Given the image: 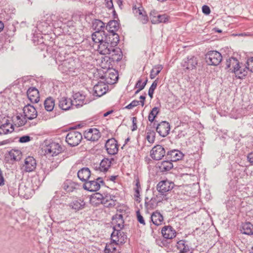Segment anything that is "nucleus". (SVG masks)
I'll return each mask as SVG.
<instances>
[{"instance_id":"f257e3e1","label":"nucleus","mask_w":253,"mask_h":253,"mask_svg":"<svg viewBox=\"0 0 253 253\" xmlns=\"http://www.w3.org/2000/svg\"><path fill=\"white\" fill-rule=\"evenodd\" d=\"M114 37L110 41H105L99 43L97 47L98 52L101 54H111L113 60L119 61L123 57L121 49L116 47L119 42V35H115Z\"/></svg>"},{"instance_id":"f03ea898","label":"nucleus","mask_w":253,"mask_h":253,"mask_svg":"<svg viewBox=\"0 0 253 253\" xmlns=\"http://www.w3.org/2000/svg\"><path fill=\"white\" fill-rule=\"evenodd\" d=\"M92 28L95 30L92 35V41L94 42V46H98L99 43L107 41L110 39L109 36L106 35V32L104 31L106 29L105 24L99 19H95L92 22Z\"/></svg>"},{"instance_id":"7ed1b4c3","label":"nucleus","mask_w":253,"mask_h":253,"mask_svg":"<svg viewBox=\"0 0 253 253\" xmlns=\"http://www.w3.org/2000/svg\"><path fill=\"white\" fill-rule=\"evenodd\" d=\"M36 28L40 33H36L37 31H35L33 33V41L35 43L38 44L43 42L42 35L47 34L51 30L42 20L38 22Z\"/></svg>"},{"instance_id":"20e7f679","label":"nucleus","mask_w":253,"mask_h":253,"mask_svg":"<svg viewBox=\"0 0 253 253\" xmlns=\"http://www.w3.org/2000/svg\"><path fill=\"white\" fill-rule=\"evenodd\" d=\"M174 184L173 182L168 180L160 181L157 185L156 189L159 192V196L161 197L162 200H166V194L171 191L174 187Z\"/></svg>"},{"instance_id":"39448f33","label":"nucleus","mask_w":253,"mask_h":253,"mask_svg":"<svg viewBox=\"0 0 253 253\" xmlns=\"http://www.w3.org/2000/svg\"><path fill=\"white\" fill-rule=\"evenodd\" d=\"M205 59L208 64L217 66L222 61V57L220 52L211 50L206 54Z\"/></svg>"},{"instance_id":"423d86ee","label":"nucleus","mask_w":253,"mask_h":253,"mask_svg":"<svg viewBox=\"0 0 253 253\" xmlns=\"http://www.w3.org/2000/svg\"><path fill=\"white\" fill-rule=\"evenodd\" d=\"M63 151V148L58 143L52 142L46 145L44 148L46 155L49 156H57Z\"/></svg>"},{"instance_id":"0eeeda50","label":"nucleus","mask_w":253,"mask_h":253,"mask_svg":"<svg viewBox=\"0 0 253 253\" xmlns=\"http://www.w3.org/2000/svg\"><path fill=\"white\" fill-rule=\"evenodd\" d=\"M82 134L77 131H70L67 135L66 141L71 146H77L82 139Z\"/></svg>"},{"instance_id":"6e6552de","label":"nucleus","mask_w":253,"mask_h":253,"mask_svg":"<svg viewBox=\"0 0 253 253\" xmlns=\"http://www.w3.org/2000/svg\"><path fill=\"white\" fill-rule=\"evenodd\" d=\"M111 239L112 241L117 244L122 245L126 241L127 236L121 229H114L111 234Z\"/></svg>"},{"instance_id":"1a4fd4ad","label":"nucleus","mask_w":253,"mask_h":253,"mask_svg":"<svg viewBox=\"0 0 253 253\" xmlns=\"http://www.w3.org/2000/svg\"><path fill=\"white\" fill-rule=\"evenodd\" d=\"M46 23L47 25L52 30V28L61 27V23L62 22L61 20L58 19V17L54 14H46L42 19Z\"/></svg>"},{"instance_id":"9d476101","label":"nucleus","mask_w":253,"mask_h":253,"mask_svg":"<svg viewBox=\"0 0 253 253\" xmlns=\"http://www.w3.org/2000/svg\"><path fill=\"white\" fill-rule=\"evenodd\" d=\"M119 28V24L116 20L110 21L106 26V35L109 36L110 39H108L107 41H110L111 39L114 38L115 35H118L116 32Z\"/></svg>"},{"instance_id":"9b49d317","label":"nucleus","mask_w":253,"mask_h":253,"mask_svg":"<svg viewBox=\"0 0 253 253\" xmlns=\"http://www.w3.org/2000/svg\"><path fill=\"white\" fill-rule=\"evenodd\" d=\"M100 183H103V180L101 177H98L96 179L88 180L83 185L84 189L89 191H96L100 187Z\"/></svg>"},{"instance_id":"f8f14e48","label":"nucleus","mask_w":253,"mask_h":253,"mask_svg":"<svg viewBox=\"0 0 253 253\" xmlns=\"http://www.w3.org/2000/svg\"><path fill=\"white\" fill-rule=\"evenodd\" d=\"M165 154L164 148L160 145L155 146L150 151V156L154 160H161Z\"/></svg>"},{"instance_id":"ddd939ff","label":"nucleus","mask_w":253,"mask_h":253,"mask_svg":"<svg viewBox=\"0 0 253 253\" xmlns=\"http://www.w3.org/2000/svg\"><path fill=\"white\" fill-rule=\"evenodd\" d=\"M198 64L197 57L194 56H188L183 59L182 66L186 70H192L196 68Z\"/></svg>"},{"instance_id":"4468645a","label":"nucleus","mask_w":253,"mask_h":253,"mask_svg":"<svg viewBox=\"0 0 253 253\" xmlns=\"http://www.w3.org/2000/svg\"><path fill=\"white\" fill-rule=\"evenodd\" d=\"M93 90L94 96L101 97L108 91V86L105 83L99 82L94 86Z\"/></svg>"},{"instance_id":"2eb2a0df","label":"nucleus","mask_w":253,"mask_h":253,"mask_svg":"<svg viewBox=\"0 0 253 253\" xmlns=\"http://www.w3.org/2000/svg\"><path fill=\"white\" fill-rule=\"evenodd\" d=\"M105 148L108 154L114 155L118 152V145L114 138L108 139L105 144Z\"/></svg>"},{"instance_id":"dca6fc26","label":"nucleus","mask_w":253,"mask_h":253,"mask_svg":"<svg viewBox=\"0 0 253 253\" xmlns=\"http://www.w3.org/2000/svg\"><path fill=\"white\" fill-rule=\"evenodd\" d=\"M84 137L87 140L95 141L100 137V133L99 130L95 128H89L84 132Z\"/></svg>"},{"instance_id":"f3484780","label":"nucleus","mask_w":253,"mask_h":253,"mask_svg":"<svg viewBox=\"0 0 253 253\" xmlns=\"http://www.w3.org/2000/svg\"><path fill=\"white\" fill-rule=\"evenodd\" d=\"M23 111L24 115L28 120H34L38 116L37 111L33 105L30 104L26 105L23 108Z\"/></svg>"},{"instance_id":"a211bd4d","label":"nucleus","mask_w":253,"mask_h":253,"mask_svg":"<svg viewBox=\"0 0 253 253\" xmlns=\"http://www.w3.org/2000/svg\"><path fill=\"white\" fill-rule=\"evenodd\" d=\"M36 167L37 162L34 157L29 156L25 159L23 168L26 172H29L34 171L36 169Z\"/></svg>"},{"instance_id":"6ab92c4d","label":"nucleus","mask_w":253,"mask_h":253,"mask_svg":"<svg viewBox=\"0 0 253 253\" xmlns=\"http://www.w3.org/2000/svg\"><path fill=\"white\" fill-rule=\"evenodd\" d=\"M156 131L160 136L165 137L169 133L170 125L166 121H163L157 126Z\"/></svg>"},{"instance_id":"aec40b11","label":"nucleus","mask_w":253,"mask_h":253,"mask_svg":"<svg viewBox=\"0 0 253 253\" xmlns=\"http://www.w3.org/2000/svg\"><path fill=\"white\" fill-rule=\"evenodd\" d=\"M2 124L0 126V135L11 133L14 130V127L10 121L7 119L2 120Z\"/></svg>"},{"instance_id":"412c9836","label":"nucleus","mask_w":253,"mask_h":253,"mask_svg":"<svg viewBox=\"0 0 253 253\" xmlns=\"http://www.w3.org/2000/svg\"><path fill=\"white\" fill-rule=\"evenodd\" d=\"M150 19L152 24H158L160 23H166L169 20V16L166 14H157L155 12H151L150 13Z\"/></svg>"},{"instance_id":"4be33fe9","label":"nucleus","mask_w":253,"mask_h":253,"mask_svg":"<svg viewBox=\"0 0 253 253\" xmlns=\"http://www.w3.org/2000/svg\"><path fill=\"white\" fill-rule=\"evenodd\" d=\"M113 229H122L124 226V220L121 214H116L112 218Z\"/></svg>"},{"instance_id":"5701e85b","label":"nucleus","mask_w":253,"mask_h":253,"mask_svg":"<svg viewBox=\"0 0 253 253\" xmlns=\"http://www.w3.org/2000/svg\"><path fill=\"white\" fill-rule=\"evenodd\" d=\"M73 104L74 106H75L76 108L80 107L86 103L85 101V96L80 92L75 93L73 95Z\"/></svg>"},{"instance_id":"b1692460","label":"nucleus","mask_w":253,"mask_h":253,"mask_svg":"<svg viewBox=\"0 0 253 253\" xmlns=\"http://www.w3.org/2000/svg\"><path fill=\"white\" fill-rule=\"evenodd\" d=\"M28 98L32 103H38L40 100L38 90L34 87H30L27 91Z\"/></svg>"},{"instance_id":"393cba45","label":"nucleus","mask_w":253,"mask_h":253,"mask_svg":"<svg viewBox=\"0 0 253 253\" xmlns=\"http://www.w3.org/2000/svg\"><path fill=\"white\" fill-rule=\"evenodd\" d=\"M162 234L164 238L171 239L176 236V232L170 226H165L162 229Z\"/></svg>"},{"instance_id":"a878e982","label":"nucleus","mask_w":253,"mask_h":253,"mask_svg":"<svg viewBox=\"0 0 253 253\" xmlns=\"http://www.w3.org/2000/svg\"><path fill=\"white\" fill-rule=\"evenodd\" d=\"M85 203L84 201L81 198H77L73 200L69 204L70 208L78 211L83 209L84 208Z\"/></svg>"},{"instance_id":"bb28decb","label":"nucleus","mask_w":253,"mask_h":253,"mask_svg":"<svg viewBox=\"0 0 253 253\" xmlns=\"http://www.w3.org/2000/svg\"><path fill=\"white\" fill-rule=\"evenodd\" d=\"M59 107L63 110L67 111L74 107L72 100L67 97H62L59 101Z\"/></svg>"},{"instance_id":"cd10ccee","label":"nucleus","mask_w":253,"mask_h":253,"mask_svg":"<svg viewBox=\"0 0 253 253\" xmlns=\"http://www.w3.org/2000/svg\"><path fill=\"white\" fill-rule=\"evenodd\" d=\"M105 77L107 84H114L118 79V75L116 71L110 70L107 73Z\"/></svg>"},{"instance_id":"c85d7f7f","label":"nucleus","mask_w":253,"mask_h":253,"mask_svg":"<svg viewBox=\"0 0 253 253\" xmlns=\"http://www.w3.org/2000/svg\"><path fill=\"white\" fill-rule=\"evenodd\" d=\"M183 155L182 152L177 150L168 151L167 157L171 162H176L182 158Z\"/></svg>"},{"instance_id":"c756f323","label":"nucleus","mask_w":253,"mask_h":253,"mask_svg":"<svg viewBox=\"0 0 253 253\" xmlns=\"http://www.w3.org/2000/svg\"><path fill=\"white\" fill-rule=\"evenodd\" d=\"M111 160L108 158L103 159L100 162L99 166L94 167L96 170H99L102 172H106L110 167Z\"/></svg>"},{"instance_id":"7c9ffc66","label":"nucleus","mask_w":253,"mask_h":253,"mask_svg":"<svg viewBox=\"0 0 253 253\" xmlns=\"http://www.w3.org/2000/svg\"><path fill=\"white\" fill-rule=\"evenodd\" d=\"M90 171L88 168H83L78 172V177L82 181H87L90 176Z\"/></svg>"},{"instance_id":"2f4dec72","label":"nucleus","mask_w":253,"mask_h":253,"mask_svg":"<svg viewBox=\"0 0 253 253\" xmlns=\"http://www.w3.org/2000/svg\"><path fill=\"white\" fill-rule=\"evenodd\" d=\"M79 184L71 180H66L62 185L63 189L67 192H72L79 188Z\"/></svg>"},{"instance_id":"473e14b6","label":"nucleus","mask_w":253,"mask_h":253,"mask_svg":"<svg viewBox=\"0 0 253 253\" xmlns=\"http://www.w3.org/2000/svg\"><path fill=\"white\" fill-rule=\"evenodd\" d=\"M69 70L68 72L66 73V75H68L71 76H76L79 73L80 70L76 66V63L74 60L69 59Z\"/></svg>"},{"instance_id":"72a5a7b5","label":"nucleus","mask_w":253,"mask_h":253,"mask_svg":"<svg viewBox=\"0 0 253 253\" xmlns=\"http://www.w3.org/2000/svg\"><path fill=\"white\" fill-rule=\"evenodd\" d=\"M163 220V216L160 212L155 211L152 214L151 216V221L155 225L159 226L161 225Z\"/></svg>"},{"instance_id":"f704fd0d","label":"nucleus","mask_w":253,"mask_h":253,"mask_svg":"<svg viewBox=\"0 0 253 253\" xmlns=\"http://www.w3.org/2000/svg\"><path fill=\"white\" fill-rule=\"evenodd\" d=\"M241 233L248 235L253 234V225L250 222L243 223L240 229Z\"/></svg>"},{"instance_id":"c9c22d12","label":"nucleus","mask_w":253,"mask_h":253,"mask_svg":"<svg viewBox=\"0 0 253 253\" xmlns=\"http://www.w3.org/2000/svg\"><path fill=\"white\" fill-rule=\"evenodd\" d=\"M119 244L111 241L110 243L107 244L104 249V253H119L117 247Z\"/></svg>"},{"instance_id":"e433bc0d","label":"nucleus","mask_w":253,"mask_h":253,"mask_svg":"<svg viewBox=\"0 0 253 253\" xmlns=\"http://www.w3.org/2000/svg\"><path fill=\"white\" fill-rule=\"evenodd\" d=\"M27 118L21 114L17 115L15 118H13V121L15 123V125L17 126H21L26 125L27 123Z\"/></svg>"},{"instance_id":"4c0bfd02","label":"nucleus","mask_w":253,"mask_h":253,"mask_svg":"<svg viewBox=\"0 0 253 253\" xmlns=\"http://www.w3.org/2000/svg\"><path fill=\"white\" fill-rule=\"evenodd\" d=\"M162 200L161 197L157 195L156 198H152L148 202H145L146 207L147 209H154L157 206L158 203Z\"/></svg>"},{"instance_id":"58836bf2","label":"nucleus","mask_w":253,"mask_h":253,"mask_svg":"<svg viewBox=\"0 0 253 253\" xmlns=\"http://www.w3.org/2000/svg\"><path fill=\"white\" fill-rule=\"evenodd\" d=\"M9 156L11 160L17 161L21 159L22 153L19 150L12 149L9 152Z\"/></svg>"},{"instance_id":"ea45409f","label":"nucleus","mask_w":253,"mask_h":253,"mask_svg":"<svg viewBox=\"0 0 253 253\" xmlns=\"http://www.w3.org/2000/svg\"><path fill=\"white\" fill-rule=\"evenodd\" d=\"M226 67L227 68L232 67L233 69L232 70V72H234L236 74V72L237 71V59L234 57H231L228 59L226 61Z\"/></svg>"},{"instance_id":"a19ab883","label":"nucleus","mask_w":253,"mask_h":253,"mask_svg":"<svg viewBox=\"0 0 253 253\" xmlns=\"http://www.w3.org/2000/svg\"><path fill=\"white\" fill-rule=\"evenodd\" d=\"M44 105L46 111H52L55 106L54 100L51 97L47 98L44 101Z\"/></svg>"},{"instance_id":"79ce46f5","label":"nucleus","mask_w":253,"mask_h":253,"mask_svg":"<svg viewBox=\"0 0 253 253\" xmlns=\"http://www.w3.org/2000/svg\"><path fill=\"white\" fill-rule=\"evenodd\" d=\"M249 71L248 67L243 66L242 64L240 65L238 62V79H241L246 76Z\"/></svg>"},{"instance_id":"37998d69","label":"nucleus","mask_w":253,"mask_h":253,"mask_svg":"<svg viewBox=\"0 0 253 253\" xmlns=\"http://www.w3.org/2000/svg\"><path fill=\"white\" fill-rule=\"evenodd\" d=\"M172 167L173 164L170 160L162 162L159 166L160 169L163 172L169 170L172 168Z\"/></svg>"},{"instance_id":"c03bdc74","label":"nucleus","mask_w":253,"mask_h":253,"mask_svg":"<svg viewBox=\"0 0 253 253\" xmlns=\"http://www.w3.org/2000/svg\"><path fill=\"white\" fill-rule=\"evenodd\" d=\"M103 195L99 193H95L90 198V201L95 205L101 204L103 201Z\"/></svg>"},{"instance_id":"a18cd8bd","label":"nucleus","mask_w":253,"mask_h":253,"mask_svg":"<svg viewBox=\"0 0 253 253\" xmlns=\"http://www.w3.org/2000/svg\"><path fill=\"white\" fill-rule=\"evenodd\" d=\"M176 246L179 252L182 251H187L190 249V247L188 244V242L184 240H180L176 243Z\"/></svg>"},{"instance_id":"49530a36","label":"nucleus","mask_w":253,"mask_h":253,"mask_svg":"<svg viewBox=\"0 0 253 253\" xmlns=\"http://www.w3.org/2000/svg\"><path fill=\"white\" fill-rule=\"evenodd\" d=\"M163 67L161 65H157L154 66L151 71L150 77L151 79H154L157 75H158L160 72L163 69Z\"/></svg>"},{"instance_id":"de8ad7c7","label":"nucleus","mask_w":253,"mask_h":253,"mask_svg":"<svg viewBox=\"0 0 253 253\" xmlns=\"http://www.w3.org/2000/svg\"><path fill=\"white\" fill-rule=\"evenodd\" d=\"M69 59L64 60L63 62L60 64L58 66V70L63 74H66L69 70Z\"/></svg>"},{"instance_id":"09e8293b","label":"nucleus","mask_w":253,"mask_h":253,"mask_svg":"<svg viewBox=\"0 0 253 253\" xmlns=\"http://www.w3.org/2000/svg\"><path fill=\"white\" fill-rule=\"evenodd\" d=\"M54 53L52 52V55H54V58H55V60L57 64H58V62H63L64 60H66L65 59V53H62V51H54Z\"/></svg>"},{"instance_id":"8fccbe9b","label":"nucleus","mask_w":253,"mask_h":253,"mask_svg":"<svg viewBox=\"0 0 253 253\" xmlns=\"http://www.w3.org/2000/svg\"><path fill=\"white\" fill-rule=\"evenodd\" d=\"M159 109L157 107H155L152 109L148 116V120L150 122L152 123L154 121L155 117L159 113Z\"/></svg>"},{"instance_id":"3c124183","label":"nucleus","mask_w":253,"mask_h":253,"mask_svg":"<svg viewBox=\"0 0 253 253\" xmlns=\"http://www.w3.org/2000/svg\"><path fill=\"white\" fill-rule=\"evenodd\" d=\"M156 133L153 130H149L147 131L146 139L150 143H153L155 140Z\"/></svg>"},{"instance_id":"603ef678","label":"nucleus","mask_w":253,"mask_h":253,"mask_svg":"<svg viewBox=\"0 0 253 253\" xmlns=\"http://www.w3.org/2000/svg\"><path fill=\"white\" fill-rule=\"evenodd\" d=\"M158 83V79L155 80L151 84L148 90V95L151 98L153 97V93L156 88Z\"/></svg>"},{"instance_id":"864d4df0","label":"nucleus","mask_w":253,"mask_h":253,"mask_svg":"<svg viewBox=\"0 0 253 253\" xmlns=\"http://www.w3.org/2000/svg\"><path fill=\"white\" fill-rule=\"evenodd\" d=\"M132 10L133 13L137 17H138L145 12L142 6H139L137 7L136 5L133 6Z\"/></svg>"},{"instance_id":"5fc2aeb1","label":"nucleus","mask_w":253,"mask_h":253,"mask_svg":"<svg viewBox=\"0 0 253 253\" xmlns=\"http://www.w3.org/2000/svg\"><path fill=\"white\" fill-rule=\"evenodd\" d=\"M236 198L237 197L236 196H232L230 197L227 202V207L229 208H233L235 207L236 209Z\"/></svg>"},{"instance_id":"6e6d98bb","label":"nucleus","mask_w":253,"mask_h":253,"mask_svg":"<svg viewBox=\"0 0 253 253\" xmlns=\"http://www.w3.org/2000/svg\"><path fill=\"white\" fill-rule=\"evenodd\" d=\"M140 184L138 180L136 181L135 187L134 188L135 191L134 196L136 198H139L140 196V191L141 190Z\"/></svg>"},{"instance_id":"4d7b16f0","label":"nucleus","mask_w":253,"mask_h":253,"mask_svg":"<svg viewBox=\"0 0 253 253\" xmlns=\"http://www.w3.org/2000/svg\"><path fill=\"white\" fill-rule=\"evenodd\" d=\"M167 239L164 238H159L156 239V243L157 244L160 246V247H168V241L166 240Z\"/></svg>"},{"instance_id":"13d9d810","label":"nucleus","mask_w":253,"mask_h":253,"mask_svg":"<svg viewBox=\"0 0 253 253\" xmlns=\"http://www.w3.org/2000/svg\"><path fill=\"white\" fill-rule=\"evenodd\" d=\"M147 82V80H146L144 82H142V81L141 80H139L136 84H135V87L139 89V90H142L144 87L145 86Z\"/></svg>"},{"instance_id":"bf43d9fd","label":"nucleus","mask_w":253,"mask_h":253,"mask_svg":"<svg viewBox=\"0 0 253 253\" xmlns=\"http://www.w3.org/2000/svg\"><path fill=\"white\" fill-rule=\"evenodd\" d=\"M137 18L142 24H146L148 21V17L145 11Z\"/></svg>"},{"instance_id":"052dcab7","label":"nucleus","mask_w":253,"mask_h":253,"mask_svg":"<svg viewBox=\"0 0 253 253\" xmlns=\"http://www.w3.org/2000/svg\"><path fill=\"white\" fill-rule=\"evenodd\" d=\"M32 139V137H30L29 135H23L20 137L19 141L20 143H26L29 142Z\"/></svg>"},{"instance_id":"680f3d73","label":"nucleus","mask_w":253,"mask_h":253,"mask_svg":"<svg viewBox=\"0 0 253 253\" xmlns=\"http://www.w3.org/2000/svg\"><path fill=\"white\" fill-rule=\"evenodd\" d=\"M139 104V101L137 100H133L130 103H129L128 105L126 106L125 107V108L127 109H131L133 107H136L138 106Z\"/></svg>"},{"instance_id":"e2e57ef3","label":"nucleus","mask_w":253,"mask_h":253,"mask_svg":"<svg viewBox=\"0 0 253 253\" xmlns=\"http://www.w3.org/2000/svg\"><path fill=\"white\" fill-rule=\"evenodd\" d=\"M136 215L138 221L143 225H145V222L143 217L141 215L139 211H136Z\"/></svg>"},{"instance_id":"0e129e2a","label":"nucleus","mask_w":253,"mask_h":253,"mask_svg":"<svg viewBox=\"0 0 253 253\" xmlns=\"http://www.w3.org/2000/svg\"><path fill=\"white\" fill-rule=\"evenodd\" d=\"M248 68L252 72H253V57L249 59L247 61Z\"/></svg>"},{"instance_id":"69168bd1","label":"nucleus","mask_w":253,"mask_h":253,"mask_svg":"<svg viewBox=\"0 0 253 253\" xmlns=\"http://www.w3.org/2000/svg\"><path fill=\"white\" fill-rule=\"evenodd\" d=\"M202 11L204 14L208 15L211 13V9L209 6L204 5L202 6Z\"/></svg>"},{"instance_id":"338daca9","label":"nucleus","mask_w":253,"mask_h":253,"mask_svg":"<svg viewBox=\"0 0 253 253\" xmlns=\"http://www.w3.org/2000/svg\"><path fill=\"white\" fill-rule=\"evenodd\" d=\"M110 198H111L110 196H103V200H104V201L102 200V202H101V204H103L104 205H106L107 206L111 205V203H109L108 205H107V203L110 201Z\"/></svg>"},{"instance_id":"774afa93","label":"nucleus","mask_w":253,"mask_h":253,"mask_svg":"<svg viewBox=\"0 0 253 253\" xmlns=\"http://www.w3.org/2000/svg\"><path fill=\"white\" fill-rule=\"evenodd\" d=\"M106 6L110 9L114 8L112 0H105Z\"/></svg>"}]
</instances>
